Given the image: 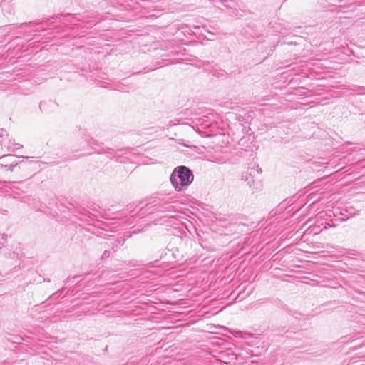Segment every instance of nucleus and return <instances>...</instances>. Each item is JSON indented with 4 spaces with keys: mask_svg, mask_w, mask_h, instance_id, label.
<instances>
[{
    "mask_svg": "<svg viewBox=\"0 0 365 365\" xmlns=\"http://www.w3.org/2000/svg\"><path fill=\"white\" fill-rule=\"evenodd\" d=\"M170 180L176 190H180V186L189 185L193 180L190 170L185 167H178L173 173Z\"/></svg>",
    "mask_w": 365,
    "mask_h": 365,
    "instance_id": "f257e3e1",
    "label": "nucleus"
}]
</instances>
